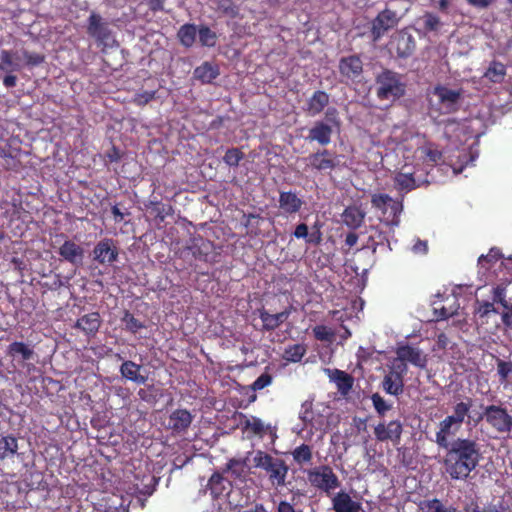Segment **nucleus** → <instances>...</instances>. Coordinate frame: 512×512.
Segmentation results:
<instances>
[{
  "mask_svg": "<svg viewBox=\"0 0 512 512\" xmlns=\"http://www.w3.org/2000/svg\"><path fill=\"white\" fill-rule=\"evenodd\" d=\"M395 144L394 152L401 157L395 164L398 173L395 185L401 191H410L425 182L418 172L424 165L436 164L441 159V152L423 135L403 127H394L390 135Z\"/></svg>",
  "mask_w": 512,
  "mask_h": 512,
  "instance_id": "1",
  "label": "nucleus"
},
{
  "mask_svg": "<svg viewBox=\"0 0 512 512\" xmlns=\"http://www.w3.org/2000/svg\"><path fill=\"white\" fill-rule=\"evenodd\" d=\"M446 449V472L452 479H466L479 463L480 451L476 442L458 438Z\"/></svg>",
  "mask_w": 512,
  "mask_h": 512,
  "instance_id": "2",
  "label": "nucleus"
},
{
  "mask_svg": "<svg viewBox=\"0 0 512 512\" xmlns=\"http://www.w3.org/2000/svg\"><path fill=\"white\" fill-rule=\"evenodd\" d=\"M253 466L265 470L269 480L275 486H283L288 472V467L282 459L272 457L264 451L257 450L250 454Z\"/></svg>",
  "mask_w": 512,
  "mask_h": 512,
  "instance_id": "3",
  "label": "nucleus"
},
{
  "mask_svg": "<svg viewBox=\"0 0 512 512\" xmlns=\"http://www.w3.org/2000/svg\"><path fill=\"white\" fill-rule=\"evenodd\" d=\"M462 90L451 89L446 86H436L429 93L430 111L443 114L451 113L457 110Z\"/></svg>",
  "mask_w": 512,
  "mask_h": 512,
  "instance_id": "4",
  "label": "nucleus"
},
{
  "mask_svg": "<svg viewBox=\"0 0 512 512\" xmlns=\"http://www.w3.org/2000/svg\"><path fill=\"white\" fill-rule=\"evenodd\" d=\"M377 96L381 100L395 101L405 93V83L401 76L392 71H384L378 75Z\"/></svg>",
  "mask_w": 512,
  "mask_h": 512,
  "instance_id": "5",
  "label": "nucleus"
},
{
  "mask_svg": "<svg viewBox=\"0 0 512 512\" xmlns=\"http://www.w3.org/2000/svg\"><path fill=\"white\" fill-rule=\"evenodd\" d=\"M371 202L373 207L381 211L382 221L391 226L399 225V216L403 209L400 201L394 200L386 194H374Z\"/></svg>",
  "mask_w": 512,
  "mask_h": 512,
  "instance_id": "6",
  "label": "nucleus"
},
{
  "mask_svg": "<svg viewBox=\"0 0 512 512\" xmlns=\"http://www.w3.org/2000/svg\"><path fill=\"white\" fill-rule=\"evenodd\" d=\"M310 484L326 493L339 487L340 482L332 468L327 465H321L310 469L307 472Z\"/></svg>",
  "mask_w": 512,
  "mask_h": 512,
  "instance_id": "7",
  "label": "nucleus"
},
{
  "mask_svg": "<svg viewBox=\"0 0 512 512\" xmlns=\"http://www.w3.org/2000/svg\"><path fill=\"white\" fill-rule=\"evenodd\" d=\"M484 417L487 423L499 433H510L512 431V416L506 409L490 405L484 410Z\"/></svg>",
  "mask_w": 512,
  "mask_h": 512,
  "instance_id": "8",
  "label": "nucleus"
},
{
  "mask_svg": "<svg viewBox=\"0 0 512 512\" xmlns=\"http://www.w3.org/2000/svg\"><path fill=\"white\" fill-rule=\"evenodd\" d=\"M405 363H392L391 370L385 375L382 387L390 395L397 396L403 392V376L407 373Z\"/></svg>",
  "mask_w": 512,
  "mask_h": 512,
  "instance_id": "9",
  "label": "nucleus"
},
{
  "mask_svg": "<svg viewBox=\"0 0 512 512\" xmlns=\"http://www.w3.org/2000/svg\"><path fill=\"white\" fill-rule=\"evenodd\" d=\"M393 362L396 363H410L418 368H425L427 365L426 354L419 349L411 345L399 346L396 350V358Z\"/></svg>",
  "mask_w": 512,
  "mask_h": 512,
  "instance_id": "10",
  "label": "nucleus"
},
{
  "mask_svg": "<svg viewBox=\"0 0 512 512\" xmlns=\"http://www.w3.org/2000/svg\"><path fill=\"white\" fill-rule=\"evenodd\" d=\"M118 250L112 239L99 241L93 249V259L100 264L110 265L117 260Z\"/></svg>",
  "mask_w": 512,
  "mask_h": 512,
  "instance_id": "11",
  "label": "nucleus"
},
{
  "mask_svg": "<svg viewBox=\"0 0 512 512\" xmlns=\"http://www.w3.org/2000/svg\"><path fill=\"white\" fill-rule=\"evenodd\" d=\"M461 427L462 425L457 423L453 418L445 417L438 425L435 442L441 448H448L451 445L449 439L454 437Z\"/></svg>",
  "mask_w": 512,
  "mask_h": 512,
  "instance_id": "12",
  "label": "nucleus"
},
{
  "mask_svg": "<svg viewBox=\"0 0 512 512\" xmlns=\"http://www.w3.org/2000/svg\"><path fill=\"white\" fill-rule=\"evenodd\" d=\"M403 431L400 421L393 420L389 423H380L374 429L375 437L378 441H392L398 443Z\"/></svg>",
  "mask_w": 512,
  "mask_h": 512,
  "instance_id": "13",
  "label": "nucleus"
},
{
  "mask_svg": "<svg viewBox=\"0 0 512 512\" xmlns=\"http://www.w3.org/2000/svg\"><path fill=\"white\" fill-rule=\"evenodd\" d=\"M332 506L335 512H366L362 504L353 500L345 491H340L333 496Z\"/></svg>",
  "mask_w": 512,
  "mask_h": 512,
  "instance_id": "14",
  "label": "nucleus"
},
{
  "mask_svg": "<svg viewBox=\"0 0 512 512\" xmlns=\"http://www.w3.org/2000/svg\"><path fill=\"white\" fill-rule=\"evenodd\" d=\"M398 23V17L391 10L381 12L373 22L372 33L374 40H378L387 30L393 28Z\"/></svg>",
  "mask_w": 512,
  "mask_h": 512,
  "instance_id": "15",
  "label": "nucleus"
},
{
  "mask_svg": "<svg viewBox=\"0 0 512 512\" xmlns=\"http://www.w3.org/2000/svg\"><path fill=\"white\" fill-rule=\"evenodd\" d=\"M309 164L319 170L327 171L334 169L338 163V157L330 153L328 150L314 153L308 157Z\"/></svg>",
  "mask_w": 512,
  "mask_h": 512,
  "instance_id": "16",
  "label": "nucleus"
},
{
  "mask_svg": "<svg viewBox=\"0 0 512 512\" xmlns=\"http://www.w3.org/2000/svg\"><path fill=\"white\" fill-rule=\"evenodd\" d=\"M59 255L67 262L78 266L84 258V249L71 240H66L59 248Z\"/></svg>",
  "mask_w": 512,
  "mask_h": 512,
  "instance_id": "17",
  "label": "nucleus"
},
{
  "mask_svg": "<svg viewBox=\"0 0 512 512\" xmlns=\"http://www.w3.org/2000/svg\"><path fill=\"white\" fill-rule=\"evenodd\" d=\"M192 422V415L185 409H178L171 413L168 427L175 432L185 431Z\"/></svg>",
  "mask_w": 512,
  "mask_h": 512,
  "instance_id": "18",
  "label": "nucleus"
},
{
  "mask_svg": "<svg viewBox=\"0 0 512 512\" xmlns=\"http://www.w3.org/2000/svg\"><path fill=\"white\" fill-rule=\"evenodd\" d=\"M492 295L494 302L508 308V304H512V280H504L497 284L492 290Z\"/></svg>",
  "mask_w": 512,
  "mask_h": 512,
  "instance_id": "19",
  "label": "nucleus"
},
{
  "mask_svg": "<svg viewBox=\"0 0 512 512\" xmlns=\"http://www.w3.org/2000/svg\"><path fill=\"white\" fill-rule=\"evenodd\" d=\"M366 212L358 206L347 207L342 214V221L350 228L360 227L365 218Z\"/></svg>",
  "mask_w": 512,
  "mask_h": 512,
  "instance_id": "20",
  "label": "nucleus"
},
{
  "mask_svg": "<svg viewBox=\"0 0 512 512\" xmlns=\"http://www.w3.org/2000/svg\"><path fill=\"white\" fill-rule=\"evenodd\" d=\"M22 66V57L19 52L2 50L0 52V69L3 71H17Z\"/></svg>",
  "mask_w": 512,
  "mask_h": 512,
  "instance_id": "21",
  "label": "nucleus"
},
{
  "mask_svg": "<svg viewBox=\"0 0 512 512\" xmlns=\"http://www.w3.org/2000/svg\"><path fill=\"white\" fill-rule=\"evenodd\" d=\"M140 371L141 366L129 360L124 361L120 367V373L124 378L137 384H145L147 377L143 376Z\"/></svg>",
  "mask_w": 512,
  "mask_h": 512,
  "instance_id": "22",
  "label": "nucleus"
},
{
  "mask_svg": "<svg viewBox=\"0 0 512 512\" xmlns=\"http://www.w3.org/2000/svg\"><path fill=\"white\" fill-rule=\"evenodd\" d=\"M332 129L324 122H316L310 129L308 139L317 141L321 145H327L331 141Z\"/></svg>",
  "mask_w": 512,
  "mask_h": 512,
  "instance_id": "23",
  "label": "nucleus"
},
{
  "mask_svg": "<svg viewBox=\"0 0 512 512\" xmlns=\"http://www.w3.org/2000/svg\"><path fill=\"white\" fill-rule=\"evenodd\" d=\"M339 69L342 75L353 79L362 72V62L356 56L344 58L340 62Z\"/></svg>",
  "mask_w": 512,
  "mask_h": 512,
  "instance_id": "24",
  "label": "nucleus"
},
{
  "mask_svg": "<svg viewBox=\"0 0 512 512\" xmlns=\"http://www.w3.org/2000/svg\"><path fill=\"white\" fill-rule=\"evenodd\" d=\"M303 202L296 194L282 192L279 197V206L285 213H296L300 210Z\"/></svg>",
  "mask_w": 512,
  "mask_h": 512,
  "instance_id": "25",
  "label": "nucleus"
},
{
  "mask_svg": "<svg viewBox=\"0 0 512 512\" xmlns=\"http://www.w3.org/2000/svg\"><path fill=\"white\" fill-rule=\"evenodd\" d=\"M100 317L98 313H90L77 320L76 327L86 334H95L100 327Z\"/></svg>",
  "mask_w": 512,
  "mask_h": 512,
  "instance_id": "26",
  "label": "nucleus"
},
{
  "mask_svg": "<svg viewBox=\"0 0 512 512\" xmlns=\"http://www.w3.org/2000/svg\"><path fill=\"white\" fill-rule=\"evenodd\" d=\"M329 102V96L323 91H316L308 101L307 112L311 116L319 114Z\"/></svg>",
  "mask_w": 512,
  "mask_h": 512,
  "instance_id": "27",
  "label": "nucleus"
},
{
  "mask_svg": "<svg viewBox=\"0 0 512 512\" xmlns=\"http://www.w3.org/2000/svg\"><path fill=\"white\" fill-rule=\"evenodd\" d=\"M289 316L287 311H283L277 314H270L267 311H262L260 314V319L263 323V326L267 330L276 329L281 323H283Z\"/></svg>",
  "mask_w": 512,
  "mask_h": 512,
  "instance_id": "28",
  "label": "nucleus"
},
{
  "mask_svg": "<svg viewBox=\"0 0 512 512\" xmlns=\"http://www.w3.org/2000/svg\"><path fill=\"white\" fill-rule=\"evenodd\" d=\"M18 450V442L15 437L4 436L0 438V460L13 457Z\"/></svg>",
  "mask_w": 512,
  "mask_h": 512,
  "instance_id": "29",
  "label": "nucleus"
},
{
  "mask_svg": "<svg viewBox=\"0 0 512 512\" xmlns=\"http://www.w3.org/2000/svg\"><path fill=\"white\" fill-rule=\"evenodd\" d=\"M218 74V68L207 62L197 67L194 71L195 78L199 79L203 83H210L218 76Z\"/></svg>",
  "mask_w": 512,
  "mask_h": 512,
  "instance_id": "30",
  "label": "nucleus"
},
{
  "mask_svg": "<svg viewBox=\"0 0 512 512\" xmlns=\"http://www.w3.org/2000/svg\"><path fill=\"white\" fill-rule=\"evenodd\" d=\"M88 32L91 36L103 40L107 36V28L101 22V17L98 14L92 13L89 17Z\"/></svg>",
  "mask_w": 512,
  "mask_h": 512,
  "instance_id": "31",
  "label": "nucleus"
},
{
  "mask_svg": "<svg viewBox=\"0 0 512 512\" xmlns=\"http://www.w3.org/2000/svg\"><path fill=\"white\" fill-rule=\"evenodd\" d=\"M505 75V66L500 62L493 61L486 70L484 77L492 83H501Z\"/></svg>",
  "mask_w": 512,
  "mask_h": 512,
  "instance_id": "32",
  "label": "nucleus"
},
{
  "mask_svg": "<svg viewBox=\"0 0 512 512\" xmlns=\"http://www.w3.org/2000/svg\"><path fill=\"white\" fill-rule=\"evenodd\" d=\"M307 352V347L304 344H293L285 348L283 359L288 362H299Z\"/></svg>",
  "mask_w": 512,
  "mask_h": 512,
  "instance_id": "33",
  "label": "nucleus"
},
{
  "mask_svg": "<svg viewBox=\"0 0 512 512\" xmlns=\"http://www.w3.org/2000/svg\"><path fill=\"white\" fill-rule=\"evenodd\" d=\"M414 49V42L410 35L405 33L399 34L397 38V51L399 56L406 57L408 56Z\"/></svg>",
  "mask_w": 512,
  "mask_h": 512,
  "instance_id": "34",
  "label": "nucleus"
},
{
  "mask_svg": "<svg viewBox=\"0 0 512 512\" xmlns=\"http://www.w3.org/2000/svg\"><path fill=\"white\" fill-rule=\"evenodd\" d=\"M196 34V26L187 24L180 28L178 37L184 46L190 47L195 42Z\"/></svg>",
  "mask_w": 512,
  "mask_h": 512,
  "instance_id": "35",
  "label": "nucleus"
},
{
  "mask_svg": "<svg viewBox=\"0 0 512 512\" xmlns=\"http://www.w3.org/2000/svg\"><path fill=\"white\" fill-rule=\"evenodd\" d=\"M293 234L296 238L306 239L307 243H319L321 240L320 232L309 233L308 226L304 223L299 224Z\"/></svg>",
  "mask_w": 512,
  "mask_h": 512,
  "instance_id": "36",
  "label": "nucleus"
},
{
  "mask_svg": "<svg viewBox=\"0 0 512 512\" xmlns=\"http://www.w3.org/2000/svg\"><path fill=\"white\" fill-rule=\"evenodd\" d=\"M9 354L13 357L20 355L23 360H29L33 356V350L23 342H14L9 345Z\"/></svg>",
  "mask_w": 512,
  "mask_h": 512,
  "instance_id": "37",
  "label": "nucleus"
},
{
  "mask_svg": "<svg viewBox=\"0 0 512 512\" xmlns=\"http://www.w3.org/2000/svg\"><path fill=\"white\" fill-rule=\"evenodd\" d=\"M496 364L500 383L506 385L508 380L512 378V362L497 358Z\"/></svg>",
  "mask_w": 512,
  "mask_h": 512,
  "instance_id": "38",
  "label": "nucleus"
},
{
  "mask_svg": "<svg viewBox=\"0 0 512 512\" xmlns=\"http://www.w3.org/2000/svg\"><path fill=\"white\" fill-rule=\"evenodd\" d=\"M471 408V401L459 402L453 407V414L447 416L453 418L460 425L463 424L465 417L468 415Z\"/></svg>",
  "mask_w": 512,
  "mask_h": 512,
  "instance_id": "39",
  "label": "nucleus"
},
{
  "mask_svg": "<svg viewBox=\"0 0 512 512\" xmlns=\"http://www.w3.org/2000/svg\"><path fill=\"white\" fill-rule=\"evenodd\" d=\"M292 455L293 459L299 464L307 463L312 459L311 448L306 444H302L299 447H297L292 452Z\"/></svg>",
  "mask_w": 512,
  "mask_h": 512,
  "instance_id": "40",
  "label": "nucleus"
},
{
  "mask_svg": "<svg viewBox=\"0 0 512 512\" xmlns=\"http://www.w3.org/2000/svg\"><path fill=\"white\" fill-rule=\"evenodd\" d=\"M244 426L245 429L257 435H262L265 432L266 428L263 421L254 416L247 417L244 421Z\"/></svg>",
  "mask_w": 512,
  "mask_h": 512,
  "instance_id": "41",
  "label": "nucleus"
},
{
  "mask_svg": "<svg viewBox=\"0 0 512 512\" xmlns=\"http://www.w3.org/2000/svg\"><path fill=\"white\" fill-rule=\"evenodd\" d=\"M444 505L438 499L423 500L419 503L421 512H442Z\"/></svg>",
  "mask_w": 512,
  "mask_h": 512,
  "instance_id": "42",
  "label": "nucleus"
},
{
  "mask_svg": "<svg viewBox=\"0 0 512 512\" xmlns=\"http://www.w3.org/2000/svg\"><path fill=\"white\" fill-rule=\"evenodd\" d=\"M371 400L375 410L380 416H384L392 407L391 404H388L378 393L373 394Z\"/></svg>",
  "mask_w": 512,
  "mask_h": 512,
  "instance_id": "43",
  "label": "nucleus"
},
{
  "mask_svg": "<svg viewBox=\"0 0 512 512\" xmlns=\"http://www.w3.org/2000/svg\"><path fill=\"white\" fill-rule=\"evenodd\" d=\"M122 322L125 324L127 330L132 333H136L139 329L143 328L142 322L137 320L132 314L129 312H125Z\"/></svg>",
  "mask_w": 512,
  "mask_h": 512,
  "instance_id": "44",
  "label": "nucleus"
},
{
  "mask_svg": "<svg viewBox=\"0 0 512 512\" xmlns=\"http://www.w3.org/2000/svg\"><path fill=\"white\" fill-rule=\"evenodd\" d=\"M198 35H199V41L201 42L202 45L209 46V47L215 45L216 35L209 28L202 27L199 30Z\"/></svg>",
  "mask_w": 512,
  "mask_h": 512,
  "instance_id": "45",
  "label": "nucleus"
},
{
  "mask_svg": "<svg viewBox=\"0 0 512 512\" xmlns=\"http://www.w3.org/2000/svg\"><path fill=\"white\" fill-rule=\"evenodd\" d=\"M242 158L243 153L237 148H232L226 152L223 160L229 166H237Z\"/></svg>",
  "mask_w": 512,
  "mask_h": 512,
  "instance_id": "46",
  "label": "nucleus"
},
{
  "mask_svg": "<svg viewBox=\"0 0 512 512\" xmlns=\"http://www.w3.org/2000/svg\"><path fill=\"white\" fill-rule=\"evenodd\" d=\"M313 333L316 339L321 341L331 342L334 338V333L331 329L326 326L320 325L313 329Z\"/></svg>",
  "mask_w": 512,
  "mask_h": 512,
  "instance_id": "47",
  "label": "nucleus"
},
{
  "mask_svg": "<svg viewBox=\"0 0 512 512\" xmlns=\"http://www.w3.org/2000/svg\"><path fill=\"white\" fill-rule=\"evenodd\" d=\"M424 19V25L427 30L434 31L438 29L440 25V19L433 14L427 13L423 17Z\"/></svg>",
  "mask_w": 512,
  "mask_h": 512,
  "instance_id": "48",
  "label": "nucleus"
},
{
  "mask_svg": "<svg viewBox=\"0 0 512 512\" xmlns=\"http://www.w3.org/2000/svg\"><path fill=\"white\" fill-rule=\"evenodd\" d=\"M476 313L480 317H485V316H488L490 313H497V311H496L493 303L481 302V303H479V305L476 309Z\"/></svg>",
  "mask_w": 512,
  "mask_h": 512,
  "instance_id": "49",
  "label": "nucleus"
},
{
  "mask_svg": "<svg viewBox=\"0 0 512 512\" xmlns=\"http://www.w3.org/2000/svg\"><path fill=\"white\" fill-rule=\"evenodd\" d=\"M272 378L268 374H262L253 383L254 390H261L271 384Z\"/></svg>",
  "mask_w": 512,
  "mask_h": 512,
  "instance_id": "50",
  "label": "nucleus"
},
{
  "mask_svg": "<svg viewBox=\"0 0 512 512\" xmlns=\"http://www.w3.org/2000/svg\"><path fill=\"white\" fill-rule=\"evenodd\" d=\"M500 257V253L497 249H491L487 255H481L478 259V263L484 267L485 262H493L498 260Z\"/></svg>",
  "mask_w": 512,
  "mask_h": 512,
  "instance_id": "51",
  "label": "nucleus"
},
{
  "mask_svg": "<svg viewBox=\"0 0 512 512\" xmlns=\"http://www.w3.org/2000/svg\"><path fill=\"white\" fill-rule=\"evenodd\" d=\"M311 406H312V404L309 402H305L302 405V409L300 412V418L302 419V421L305 424L311 423L313 420Z\"/></svg>",
  "mask_w": 512,
  "mask_h": 512,
  "instance_id": "52",
  "label": "nucleus"
},
{
  "mask_svg": "<svg viewBox=\"0 0 512 512\" xmlns=\"http://www.w3.org/2000/svg\"><path fill=\"white\" fill-rule=\"evenodd\" d=\"M22 57V61H25L27 64L37 65L43 61V58L37 54H30L27 51H22L20 53Z\"/></svg>",
  "mask_w": 512,
  "mask_h": 512,
  "instance_id": "53",
  "label": "nucleus"
},
{
  "mask_svg": "<svg viewBox=\"0 0 512 512\" xmlns=\"http://www.w3.org/2000/svg\"><path fill=\"white\" fill-rule=\"evenodd\" d=\"M229 471L239 477L244 471V464L238 460H231L228 464Z\"/></svg>",
  "mask_w": 512,
  "mask_h": 512,
  "instance_id": "54",
  "label": "nucleus"
},
{
  "mask_svg": "<svg viewBox=\"0 0 512 512\" xmlns=\"http://www.w3.org/2000/svg\"><path fill=\"white\" fill-rule=\"evenodd\" d=\"M427 250H428L427 242L421 241V240H417L412 247L413 253L418 254V255L426 254Z\"/></svg>",
  "mask_w": 512,
  "mask_h": 512,
  "instance_id": "55",
  "label": "nucleus"
},
{
  "mask_svg": "<svg viewBox=\"0 0 512 512\" xmlns=\"http://www.w3.org/2000/svg\"><path fill=\"white\" fill-rule=\"evenodd\" d=\"M502 313V322L506 327L512 328V304H508V308Z\"/></svg>",
  "mask_w": 512,
  "mask_h": 512,
  "instance_id": "56",
  "label": "nucleus"
},
{
  "mask_svg": "<svg viewBox=\"0 0 512 512\" xmlns=\"http://www.w3.org/2000/svg\"><path fill=\"white\" fill-rule=\"evenodd\" d=\"M277 512H295L294 504L288 501H280L277 506Z\"/></svg>",
  "mask_w": 512,
  "mask_h": 512,
  "instance_id": "57",
  "label": "nucleus"
},
{
  "mask_svg": "<svg viewBox=\"0 0 512 512\" xmlns=\"http://www.w3.org/2000/svg\"><path fill=\"white\" fill-rule=\"evenodd\" d=\"M460 126L461 125L455 121H448L447 124L445 125V134L448 137H452V133L459 129Z\"/></svg>",
  "mask_w": 512,
  "mask_h": 512,
  "instance_id": "58",
  "label": "nucleus"
},
{
  "mask_svg": "<svg viewBox=\"0 0 512 512\" xmlns=\"http://www.w3.org/2000/svg\"><path fill=\"white\" fill-rule=\"evenodd\" d=\"M17 78L14 75H7L3 79V84L7 88L14 87L16 85Z\"/></svg>",
  "mask_w": 512,
  "mask_h": 512,
  "instance_id": "59",
  "label": "nucleus"
},
{
  "mask_svg": "<svg viewBox=\"0 0 512 512\" xmlns=\"http://www.w3.org/2000/svg\"><path fill=\"white\" fill-rule=\"evenodd\" d=\"M358 241V236L354 233H349L346 236L345 242L349 247L354 246Z\"/></svg>",
  "mask_w": 512,
  "mask_h": 512,
  "instance_id": "60",
  "label": "nucleus"
},
{
  "mask_svg": "<svg viewBox=\"0 0 512 512\" xmlns=\"http://www.w3.org/2000/svg\"><path fill=\"white\" fill-rule=\"evenodd\" d=\"M471 5L486 7L488 6L492 0H467Z\"/></svg>",
  "mask_w": 512,
  "mask_h": 512,
  "instance_id": "61",
  "label": "nucleus"
},
{
  "mask_svg": "<svg viewBox=\"0 0 512 512\" xmlns=\"http://www.w3.org/2000/svg\"><path fill=\"white\" fill-rule=\"evenodd\" d=\"M222 480V477L219 474H213L209 480V485L211 486V489H214V485L220 483Z\"/></svg>",
  "mask_w": 512,
  "mask_h": 512,
  "instance_id": "62",
  "label": "nucleus"
},
{
  "mask_svg": "<svg viewBox=\"0 0 512 512\" xmlns=\"http://www.w3.org/2000/svg\"><path fill=\"white\" fill-rule=\"evenodd\" d=\"M112 213L114 215L115 221H122L123 220V213L119 210L117 206H114L112 208Z\"/></svg>",
  "mask_w": 512,
  "mask_h": 512,
  "instance_id": "63",
  "label": "nucleus"
},
{
  "mask_svg": "<svg viewBox=\"0 0 512 512\" xmlns=\"http://www.w3.org/2000/svg\"><path fill=\"white\" fill-rule=\"evenodd\" d=\"M251 512H267V510L262 504H256Z\"/></svg>",
  "mask_w": 512,
  "mask_h": 512,
  "instance_id": "64",
  "label": "nucleus"
}]
</instances>
